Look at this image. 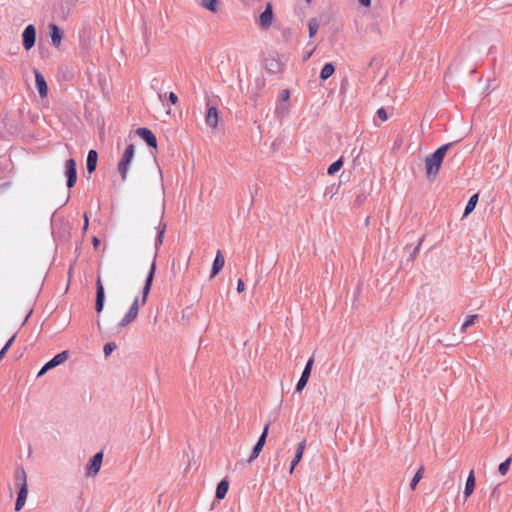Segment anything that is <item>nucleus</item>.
<instances>
[{"label":"nucleus","mask_w":512,"mask_h":512,"mask_svg":"<svg viewBox=\"0 0 512 512\" xmlns=\"http://www.w3.org/2000/svg\"><path fill=\"white\" fill-rule=\"evenodd\" d=\"M92 243H93V246L95 248H97L100 245V240L98 238L94 237L92 240Z\"/></svg>","instance_id":"nucleus-41"},{"label":"nucleus","mask_w":512,"mask_h":512,"mask_svg":"<svg viewBox=\"0 0 512 512\" xmlns=\"http://www.w3.org/2000/svg\"><path fill=\"white\" fill-rule=\"evenodd\" d=\"M97 160H98V154L95 150H90L87 155V170L89 173H92L95 171L97 167Z\"/></svg>","instance_id":"nucleus-17"},{"label":"nucleus","mask_w":512,"mask_h":512,"mask_svg":"<svg viewBox=\"0 0 512 512\" xmlns=\"http://www.w3.org/2000/svg\"><path fill=\"white\" fill-rule=\"evenodd\" d=\"M205 121L209 127L213 129L217 127L219 122V113L216 107L211 106L207 109Z\"/></svg>","instance_id":"nucleus-13"},{"label":"nucleus","mask_w":512,"mask_h":512,"mask_svg":"<svg viewBox=\"0 0 512 512\" xmlns=\"http://www.w3.org/2000/svg\"><path fill=\"white\" fill-rule=\"evenodd\" d=\"M22 37H23V46H24V48L26 50L31 49L34 46L35 40H36V30H35V27L33 25H28L24 29Z\"/></svg>","instance_id":"nucleus-8"},{"label":"nucleus","mask_w":512,"mask_h":512,"mask_svg":"<svg viewBox=\"0 0 512 512\" xmlns=\"http://www.w3.org/2000/svg\"><path fill=\"white\" fill-rule=\"evenodd\" d=\"M477 202H478V194H474L473 196H471V198L469 199V201L465 207L464 216H467L475 209Z\"/></svg>","instance_id":"nucleus-24"},{"label":"nucleus","mask_w":512,"mask_h":512,"mask_svg":"<svg viewBox=\"0 0 512 512\" xmlns=\"http://www.w3.org/2000/svg\"><path fill=\"white\" fill-rule=\"evenodd\" d=\"M273 18H274V16H273L272 5H271V3H267L265 10L260 14L259 25L263 29H268L272 25Z\"/></svg>","instance_id":"nucleus-9"},{"label":"nucleus","mask_w":512,"mask_h":512,"mask_svg":"<svg viewBox=\"0 0 512 512\" xmlns=\"http://www.w3.org/2000/svg\"><path fill=\"white\" fill-rule=\"evenodd\" d=\"M65 176L67 177V187L72 188L77 181L76 162L72 158L65 163Z\"/></svg>","instance_id":"nucleus-5"},{"label":"nucleus","mask_w":512,"mask_h":512,"mask_svg":"<svg viewBox=\"0 0 512 512\" xmlns=\"http://www.w3.org/2000/svg\"><path fill=\"white\" fill-rule=\"evenodd\" d=\"M474 489H475V476H474V471L471 470L467 477L466 484H465V490H464L465 497L468 498L473 493Z\"/></svg>","instance_id":"nucleus-19"},{"label":"nucleus","mask_w":512,"mask_h":512,"mask_svg":"<svg viewBox=\"0 0 512 512\" xmlns=\"http://www.w3.org/2000/svg\"><path fill=\"white\" fill-rule=\"evenodd\" d=\"M229 483L227 480L223 479L221 480L216 488V498L217 499H223L228 491Z\"/></svg>","instance_id":"nucleus-20"},{"label":"nucleus","mask_w":512,"mask_h":512,"mask_svg":"<svg viewBox=\"0 0 512 512\" xmlns=\"http://www.w3.org/2000/svg\"><path fill=\"white\" fill-rule=\"evenodd\" d=\"M289 97H290L289 90L285 89V90L281 91L280 98H281L282 101H284V102L288 101Z\"/></svg>","instance_id":"nucleus-34"},{"label":"nucleus","mask_w":512,"mask_h":512,"mask_svg":"<svg viewBox=\"0 0 512 512\" xmlns=\"http://www.w3.org/2000/svg\"><path fill=\"white\" fill-rule=\"evenodd\" d=\"M136 134L139 137H141L148 144L149 147H152L154 149L157 148V139L150 129L145 127L138 128L136 130Z\"/></svg>","instance_id":"nucleus-11"},{"label":"nucleus","mask_w":512,"mask_h":512,"mask_svg":"<svg viewBox=\"0 0 512 512\" xmlns=\"http://www.w3.org/2000/svg\"><path fill=\"white\" fill-rule=\"evenodd\" d=\"M8 351V347H3L1 350H0V360L5 356V354L7 353Z\"/></svg>","instance_id":"nucleus-40"},{"label":"nucleus","mask_w":512,"mask_h":512,"mask_svg":"<svg viewBox=\"0 0 512 512\" xmlns=\"http://www.w3.org/2000/svg\"><path fill=\"white\" fill-rule=\"evenodd\" d=\"M200 5L213 13L218 11V0H200Z\"/></svg>","instance_id":"nucleus-22"},{"label":"nucleus","mask_w":512,"mask_h":512,"mask_svg":"<svg viewBox=\"0 0 512 512\" xmlns=\"http://www.w3.org/2000/svg\"><path fill=\"white\" fill-rule=\"evenodd\" d=\"M273 68H275V65H271L270 70H273V72H276V69H273Z\"/></svg>","instance_id":"nucleus-43"},{"label":"nucleus","mask_w":512,"mask_h":512,"mask_svg":"<svg viewBox=\"0 0 512 512\" xmlns=\"http://www.w3.org/2000/svg\"><path fill=\"white\" fill-rule=\"evenodd\" d=\"M419 247H421V244H418V246H417V247H416V249H415V253H417V252H418Z\"/></svg>","instance_id":"nucleus-46"},{"label":"nucleus","mask_w":512,"mask_h":512,"mask_svg":"<svg viewBox=\"0 0 512 512\" xmlns=\"http://www.w3.org/2000/svg\"><path fill=\"white\" fill-rule=\"evenodd\" d=\"M305 448H306V440H303L298 444L294 458L291 461L290 473H292L294 471L297 464L301 461Z\"/></svg>","instance_id":"nucleus-15"},{"label":"nucleus","mask_w":512,"mask_h":512,"mask_svg":"<svg viewBox=\"0 0 512 512\" xmlns=\"http://www.w3.org/2000/svg\"><path fill=\"white\" fill-rule=\"evenodd\" d=\"M134 152H135L134 145L129 144L126 147L120 162L118 163V171H119L123 181H125L127 179L129 165L134 157Z\"/></svg>","instance_id":"nucleus-4"},{"label":"nucleus","mask_w":512,"mask_h":512,"mask_svg":"<svg viewBox=\"0 0 512 512\" xmlns=\"http://www.w3.org/2000/svg\"><path fill=\"white\" fill-rule=\"evenodd\" d=\"M244 289H245V284H244L243 280H242V279H238V282H237V291H238L239 293H241V292H243V291H244Z\"/></svg>","instance_id":"nucleus-36"},{"label":"nucleus","mask_w":512,"mask_h":512,"mask_svg":"<svg viewBox=\"0 0 512 512\" xmlns=\"http://www.w3.org/2000/svg\"><path fill=\"white\" fill-rule=\"evenodd\" d=\"M335 72V67L332 63H326L321 70L320 78L322 80H327L329 77L333 75Z\"/></svg>","instance_id":"nucleus-21"},{"label":"nucleus","mask_w":512,"mask_h":512,"mask_svg":"<svg viewBox=\"0 0 512 512\" xmlns=\"http://www.w3.org/2000/svg\"><path fill=\"white\" fill-rule=\"evenodd\" d=\"M477 318V315H471L469 316L466 321L463 323L461 330L466 331L468 327L474 324L475 319Z\"/></svg>","instance_id":"nucleus-31"},{"label":"nucleus","mask_w":512,"mask_h":512,"mask_svg":"<svg viewBox=\"0 0 512 512\" xmlns=\"http://www.w3.org/2000/svg\"><path fill=\"white\" fill-rule=\"evenodd\" d=\"M263 447L264 446H262L260 443H256V445L254 446L253 451L248 459V462H252L253 460H255L259 456Z\"/></svg>","instance_id":"nucleus-28"},{"label":"nucleus","mask_w":512,"mask_h":512,"mask_svg":"<svg viewBox=\"0 0 512 512\" xmlns=\"http://www.w3.org/2000/svg\"><path fill=\"white\" fill-rule=\"evenodd\" d=\"M116 348H117L116 343H114V342L106 343L104 346V349H103L104 355L106 357H108Z\"/></svg>","instance_id":"nucleus-29"},{"label":"nucleus","mask_w":512,"mask_h":512,"mask_svg":"<svg viewBox=\"0 0 512 512\" xmlns=\"http://www.w3.org/2000/svg\"><path fill=\"white\" fill-rule=\"evenodd\" d=\"M511 461H512V457H509L507 458L504 462H502L500 465H499V472L501 475H506L509 468H510V464H511Z\"/></svg>","instance_id":"nucleus-27"},{"label":"nucleus","mask_w":512,"mask_h":512,"mask_svg":"<svg viewBox=\"0 0 512 512\" xmlns=\"http://www.w3.org/2000/svg\"><path fill=\"white\" fill-rule=\"evenodd\" d=\"M268 431H269V424H266L264 426L263 432H262L261 436L259 437L257 443H260L262 446L265 445Z\"/></svg>","instance_id":"nucleus-30"},{"label":"nucleus","mask_w":512,"mask_h":512,"mask_svg":"<svg viewBox=\"0 0 512 512\" xmlns=\"http://www.w3.org/2000/svg\"><path fill=\"white\" fill-rule=\"evenodd\" d=\"M102 461H103V453L102 452L96 453L90 459V463H89V465L87 467V471H86L87 476L93 477V476L97 475L101 469Z\"/></svg>","instance_id":"nucleus-6"},{"label":"nucleus","mask_w":512,"mask_h":512,"mask_svg":"<svg viewBox=\"0 0 512 512\" xmlns=\"http://www.w3.org/2000/svg\"><path fill=\"white\" fill-rule=\"evenodd\" d=\"M35 84L40 97L45 98L48 94V87L44 76L36 69H34Z\"/></svg>","instance_id":"nucleus-12"},{"label":"nucleus","mask_w":512,"mask_h":512,"mask_svg":"<svg viewBox=\"0 0 512 512\" xmlns=\"http://www.w3.org/2000/svg\"><path fill=\"white\" fill-rule=\"evenodd\" d=\"M288 110V107L286 105H277L276 109H275V113L278 115V116H283Z\"/></svg>","instance_id":"nucleus-32"},{"label":"nucleus","mask_w":512,"mask_h":512,"mask_svg":"<svg viewBox=\"0 0 512 512\" xmlns=\"http://www.w3.org/2000/svg\"><path fill=\"white\" fill-rule=\"evenodd\" d=\"M313 363H314V358L311 357L305 367H304V370L302 371V374H301V377L296 385V391L297 392H301L304 387L306 386L308 380H309V377L311 375V370H312V366H313Z\"/></svg>","instance_id":"nucleus-7"},{"label":"nucleus","mask_w":512,"mask_h":512,"mask_svg":"<svg viewBox=\"0 0 512 512\" xmlns=\"http://www.w3.org/2000/svg\"><path fill=\"white\" fill-rule=\"evenodd\" d=\"M273 68H275V65H271L270 70H273V72H276V69H273Z\"/></svg>","instance_id":"nucleus-45"},{"label":"nucleus","mask_w":512,"mask_h":512,"mask_svg":"<svg viewBox=\"0 0 512 512\" xmlns=\"http://www.w3.org/2000/svg\"><path fill=\"white\" fill-rule=\"evenodd\" d=\"M104 300H105V292L104 287L101 281V278L98 276L96 281V304L95 310L97 313L102 312L104 308Z\"/></svg>","instance_id":"nucleus-10"},{"label":"nucleus","mask_w":512,"mask_h":512,"mask_svg":"<svg viewBox=\"0 0 512 512\" xmlns=\"http://www.w3.org/2000/svg\"><path fill=\"white\" fill-rule=\"evenodd\" d=\"M342 166H343V160H342V158H340L328 167L327 173L329 175H334L336 172H338L342 168Z\"/></svg>","instance_id":"nucleus-26"},{"label":"nucleus","mask_w":512,"mask_h":512,"mask_svg":"<svg viewBox=\"0 0 512 512\" xmlns=\"http://www.w3.org/2000/svg\"><path fill=\"white\" fill-rule=\"evenodd\" d=\"M52 369L51 367H48V362L41 368V370L38 372L37 377H41L44 375L48 370Z\"/></svg>","instance_id":"nucleus-35"},{"label":"nucleus","mask_w":512,"mask_h":512,"mask_svg":"<svg viewBox=\"0 0 512 512\" xmlns=\"http://www.w3.org/2000/svg\"><path fill=\"white\" fill-rule=\"evenodd\" d=\"M424 466H421L417 472L415 473L414 477L412 478L411 480V483H410V488L412 490H415L416 489V486L417 484L420 482V480L423 478V474H424Z\"/></svg>","instance_id":"nucleus-23"},{"label":"nucleus","mask_w":512,"mask_h":512,"mask_svg":"<svg viewBox=\"0 0 512 512\" xmlns=\"http://www.w3.org/2000/svg\"><path fill=\"white\" fill-rule=\"evenodd\" d=\"M358 1L364 7H370L371 6V0H358Z\"/></svg>","instance_id":"nucleus-38"},{"label":"nucleus","mask_w":512,"mask_h":512,"mask_svg":"<svg viewBox=\"0 0 512 512\" xmlns=\"http://www.w3.org/2000/svg\"><path fill=\"white\" fill-rule=\"evenodd\" d=\"M225 265V258L220 250L217 251L216 257L213 262L211 275L210 277H215L224 267Z\"/></svg>","instance_id":"nucleus-14"},{"label":"nucleus","mask_w":512,"mask_h":512,"mask_svg":"<svg viewBox=\"0 0 512 512\" xmlns=\"http://www.w3.org/2000/svg\"><path fill=\"white\" fill-rule=\"evenodd\" d=\"M452 145L453 143L444 144L440 146L434 153L426 157L425 170L428 179L434 180L437 177L443 163V159Z\"/></svg>","instance_id":"nucleus-2"},{"label":"nucleus","mask_w":512,"mask_h":512,"mask_svg":"<svg viewBox=\"0 0 512 512\" xmlns=\"http://www.w3.org/2000/svg\"><path fill=\"white\" fill-rule=\"evenodd\" d=\"M273 68H275V65H271L270 70H273V72H276V69H273Z\"/></svg>","instance_id":"nucleus-44"},{"label":"nucleus","mask_w":512,"mask_h":512,"mask_svg":"<svg viewBox=\"0 0 512 512\" xmlns=\"http://www.w3.org/2000/svg\"><path fill=\"white\" fill-rule=\"evenodd\" d=\"M376 114L378 118L381 119L382 121H386L388 119L387 112L384 108H379Z\"/></svg>","instance_id":"nucleus-33"},{"label":"nucleus","mask_w":512,"mask_h":512,"mask_svg":"<svg viewBox=\"0 0 512 512\" xmlns=\"http://www.w3.org/2000/svg\"><path fill=\"white\" fill-rule=\"evenodd\" d=\"M309 37L312 38L316 35L319 29V23L316 18H311L308 22Z\"/></svg>","instance_id":"nucleus-25"},{"label":"nucleus","mask_w":512,"mask_h":512,"mask_svg":"<svg viewBox=\"0 0 512 512\" xmlns=\"http://www.w3.org/2000/svg\"><path fill=\"white\" fill-rule=\"evenodd\" d=\"M419 247H421V244H418V246H417V247H416V249H415V253H417V252H418Z\"/></svg>","instance_id":"nucleus-47"},{"label":"nucleus","mask_w":512,"mask_h":512,"mask_svg":"<svg viewBox=\"0 0 512 512\" xmlns=\"http://www.w3.org/2000/svg\"><path fill=\"white\" fill-rule=\"evenodd\" d=\"M69 358L68 351H62L61 353L55 355L50 361H48V367L54 368L58 365L64 363Z\"/></svg>","instance_id":"nucleus-18"},{"label":"nucleus","mask_w":512,"mask_h":512,"mask_svg":"<svg viewBox=\"0 0 512 512\" xmlns=\"http://www.w3.org/2000/svg\"><path fill=\"white\" fill-rule=\"evenodd\" d=\"M169 101L172 104H176L178 102V97H177V95L174 92H170V94H169Z\"/></svg>","instance_id":"nucleus-37"},{"label":"nucleus","mask_w":512,"mask_h":512,"mask_svg":"<svg viewBox=\"0 0 512 512\" xmlns=\"http://www.w3.org/2000/svg\"><path fill=\"white\" fill-rule=\"evenodd\" d=\"M88 227V217L87 215L84 216V230H86Z\"/></svg>","instance_id":"nucleus-42"},{"label":"nucleus","mask_w":512,"mask_h":512,"mask_svg":"<svg viewBox=\"0 0 512 512\" xmlns=\"http://www.w3.org/2000/svg\"><path fill=\"white\" fill-rule=\"evenodd\" d=\"M16 338V335H13L8 341L7 343L4 345V347H8V349L11 347V345L13 344L14 340Z\"/></svg>","instance_id":"nucleus-39"},{"label":"nucleus","mask_w":512,"mask_h":512,"mask_svg":"<svg viewBox=\"0 0 512 512\" xmlns=\"http://www.w3.org/2000/svg\"><path fill=\"white\" fill-rule=\"evenodd\" d=\"M164 210H165V204H164V201H163L162 202V206H161V220H160L159 226L157 227V236H156L155 244H154L155 252H154L153 261L151 263L149 273L147 275L144 287L142 289L141 301L139 300L138 297H136L134 299V301L131 304L128 312L124 315V317L118 323V328L125 327V326L129 325L130 323H132L137 318V316H138L139 304L141 303V305H145V303L147 301V298H148V295L150 293L151 286H152V283H153V279H154V276H155L156 259H157V256H158V251H159L160 246L163 243L164 234H165V231H166V228H167L166 223L162 221V218H163V215H164Z\"/></svg>","instance_id":"nucleus-1"},{"label":"nucleus","mask_w":512,"mask_h":512,"mask_svg":"<svg viewBox=\"0 0 512 512\" xmlns=\"http://www.w3.org/2000/svg\"><path fill=\"white\" fill-rule=\"evenodd\" d=\"M15 484L19 486L15 510L20 511L24 507L28 496L27 475L23 467H18L15 471Z\"/></svg>","instance_id":"nucleus-3"},{"label":"nucleus","mask_w":512,"mask_h":512,"mask_svg":"<svg viewBox=\"0 0 512 512\" xmlns=\"http://www.w3.org/2000/svg\"><path fill=\"white\" fill-rule=\"evenodd\" d=\"M49 29H50V37H51L52 44L55 47H59L61 44V40H62V31L56 24H50Z\"/></svg>","instance_id":"nucleus-16"}]
</instances>
